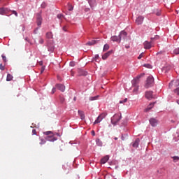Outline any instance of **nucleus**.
<instances>
[{"label": "nucleus", "mask_w": 179, "mask_h": 179, "mask_svg": "<svg viewBox=\"0 0 179 179\" xmlns=\"http://www.w3.org/2000/svg\"><path fill=\"white\" fill-rule=\"evenodd\" d=\"M56 92V89L55 88H52V94H54V93H55Z\"/></svg>", "instance_id": "obj_49"}, {"label": "nucleus", "mask_w": 179, "mask_h": 179, "mask_svg": "<svg viewBox=\"0 0 179 179\" xmlns=\"http://www.w3.org/2000/svg\"><path fill=\"white\" fill-rule=\"evenodd\" d=\"M170 66H164L163 67V71H165V72H167V70L170 69Z\"/></svg>", "instance_id": "obj_38"}, {"label": "nucleus", "mask_w": 179, "mask_h": 179, "mask_svg": "<svg viewBox=\"0 0 179 179\" xmlns=\"http://www.w3.org/2000/svg\"><path fill=\"white\" fill-rule=\"evenodd\" d=\"M106 117H107V113H102L101 115L98 116L96 120L94 121V124H100V122H101V121H103V120H104Z\"/></svg>", "instance_id": "obj_3"}, {"label": "nucleus", "mask_w": 179, "mask_h": 179, "mask_svg": "<svg viewBox=\"0 0 179 179\" xmlns=\"http://www.w3.org/2000/svg\"><path fill=\"white\" fill-rule=\"evenodd\" d=\"M127 32L125 31H122L119 34V38L121 40H125L127 38Z\"/></svg>", "instance_id": "obj_6"}, {"label": "nucleus", "mask_w": 179, "mask_h": 179, "mask_svg": "<svg viewBox=\"0 0 179 179\" xmlns=\"http://www.w3.org/2000/svg\"><path fill=\"white\" fill-rule=\"evenodd\" d=\"M56 87L58 89V90H60V92H65V85L62 84H57Z\"/></svg>", "instance_id": "obj_12"}, {"label": "nucleus", "mask_w": 179, "mask_h": 179, "mask_svg": "<svg viewBox=\"0 0 179 179\" xmlns=\"http://www.w3.org/2000/svg\"><path fill=\"white\" fill-rule=\"evenodd\" d=\"M97 99H99V96H91V97H90V101H94V100H97Z\"/></svg>", "instance_id": "obj_30"}, {"label": "nucleus", "mask_w": 179, "mask_h": 179, "mask_svg": "<svg viewBox=\"0 0 179 179\" xmlns=\"http://www.w3.org/2000/svg\"><path fill=\"white\" fill-rule=\"evenodd\" d=\"M54 45L53 44H48V51H49L50 52H54Z\"/></svg>", "instance_id": "obj_18"}, {"label": "nucleus", "mask_w": 179, "mask_h": 179, "mask_svg": "<svg viewBox=\"0 0 179 179\" xmlns=\"http://www.w3.org/2000/svg\"><path fill=\"white\" fill-rule=\"evenodd\" d=\"M40 141H40L39 144H41V145H45V139L41 138Z\"/></svg>", "instance_id": "obj_34"}, {"label": "nucleus", "mask_w": 179, "mask_h": 179, "mask_svg": "<svg viewBox=\"0 0 179 179\" xmlns=\"http://www.w3.org/2000/svg\"><path fill=\"white\" fill-rule=\"evenodd\" d=\"M157 16H160V12L156 13Z\"/></svg>", "instance_id": "obj_54"}, {"label": "nucleus", "mask_w": 179, "mask_h": 179, "mask_svg": "<svg viewBox=\"0 0 179 179\" xmlns=\"http://www.w3.org/2000/svg\"><path fill=\"white\" fill-rule=\"evenodd\" d=\"M121 120V117H120V115H115L112 118H111V122L113 125H117V122Z\"/></svg>", "instance_id": "obj_4"}, {"label": "nucleus", "mask_w": 179, "mask_h": 179, "mask_svg": "<svg viewBox=\"0 0 179 179\" xmlns=\"http://www.w3.org/2000/svg\"><path fill=\"white\" fill-rule=\"evenodd\" d=\"M72 76H73V73H72Z\"/></svg>", "instance_id": "obj_61"}, {"label": "nucleus", "mask_w": 179, "mask_h": 179, "mask_svg": "<svg viewBox=\"0 0 179 179\" xmlns=\"http://www.w3.org/2000/svg\"><path fill=\"white\" fill-rule=\"evenodd\" d=\"M154 82H155V79L153 78V76L148 77L146 83L145 85V89H149V87H152V86H153Z\"/></svg>", "instance_id": "obj_1"}, {"label": "nucleus", "mask_w": 179, "mask_h": 179, "mask_svg": "<svg viewBox=\"0 0 179 179\" xmlns=\"http://www.w3.org/2000/svg\"><path fill=\"white\" fill-rule=\"evenodd\" d=\"M39 43H40V44H44V39L43 38H40Z\"/></svg>", "instance_id": "obj_44"}, {"label": "nucleus", "mask_w": 179, "mask_h": 179, "mask_svg": "<svg viewBox=\"0 0 179 179\" xmlns=\"http://www.w3.org/2000/svg\"><path fill=\"white\" fill-rule=\"evenodd\" d=\"M108 159H110V157H108V155L105 156L103 158H102L101 159V164H106V163H107V162H108Z\"/></svg>", "instance_id": "obj_17"}, {"label": "nucleus", "mask_w": 179, "mask_h": 179, "mask_svg": "<svg viewBox=\"0 0 179 179\" xmlns=\"http://www.w3.org/2000/svg\"><path fill=\"white\" fill-rule=\"evenodd\" d=\"M74 100H76V98H74Z\"/></svg>", "instance_id": "obj_59"}, {"label": "nucleus", "mask_w": 179, "mask_h": 179, "mask_svg": "<svg viewBox=\"0 0 179 179\" xmlns=\"http://www.w3.org/2000/svg\"><path fill=\"white\" fill-rule=\"evenodd\" d=\"M173 86H174V87H176V86H179V80H172L169 83V87H173Z\"/></svg>", "instance_id": "obj_11"}, {"label": "nucleus", "mask_w": 179, "mask_h": 179, "mask_svg": "<svg viewBox=\"0 0 179 179\" xmlns=\"http://www.w3.org/2000/svg\"><path fill=\"white\" fill-rule=\"evenodd\" d=\"M1 57L3 59V62H6V56H4L3 55H2Z\"/></svg>", "instance_id": "obj_42"}, {"label": "nucleus", "mask_w": 179, "mask_h": 179, "mask_svg": "<svg viewBox=\"0 0 179 179\" xmlns=\"http://www.w3.org/2000/svg\"><path fill=\"white\" fill-rule=\"evenodd\" d=\"M12 79H13V76H12V74L8 73L7 78H6L7 82H10V80H12Z\"/></svg>", "instance_id": "obj_23"}, {"label": "nucleus", "mask_w": 179, "mask_h": 179, "mask_svg": "<svg viewBox=\"0 0 179 179\" xmlns=\"http://www.w3.org/2000/svg\"><path fill=\"white\" fill-rule=\"evenodd\" d=\"M126 48H129V46L126 47Z\"/></svg>", "instance_id": "obj_58"}, {"label": "nucleus", "mask_w": 179, "mask_h": 179, "mask_svg": "<svg viewBox=\"0 0 179 179\" xmlns=\"http://www.w3.org/2000/svg\"><path fill=\"white\" fill-rule=\"evenodd\" d=\"M174 93H176V94H177L178 96H179V87L173 90Z\"/></svg>", "instance_id": "obj_36"}, {"label": "nucleus", "mask_w": 179, "mask_h": 179, "mask_svg": "<svg viewBox=\"0 0 179 179\" xmlns=\"http://www.w3.org/2000/svg\"><path fill=\"white\" fill-rule=\"evenodd\" d=\"M173 163H177V162L179 161V157L178 156H174L172 157Z\"/></svg>", "instance_id": "obj_26"}, {"label": "nucleus", "mask_w": 179, "mask_h": 179, "mask_svg": "<svg viewBox=\"0 0 179 179\" xmlns=\"http://www.w3.org/2000/svg\"><path fill=\"white\" fill-rule=\"evenodd\" d=\"M44 71H45V67L42 66L41 69V73H43V72H44Z\"/></svg>", "instance_id": "obj_45"}, {"label": "nucleus", "mask_w": 179, "mask_h": 179, "mask_svg": "<svg viewBox=\"0 0 179 179\" xmlns=\"http://www.w3.org/2000/svg\"><path fill=\"white\" fill-rule=\"evenodd\" d=\"M145 74H141L139 76H137V77L131 82L133 86L136 87V84L138 83L139 79L142 78ZM134 92H138V87L134 89Z\"/></svg>", "instance_id": "obj_2"}, {"label": "nucleus", "mask_w": 179, "mask_h": 179, "mask_svg": "<svg viewBox=\"0 0 179 179\" xmlns=\"http://www.w3.org/2000/svg\"><path fill=\"white\" fill-rule=\"evenodd\" d=\"M128 101V99L125 98L123 101H120V104H124V103H127Z\"/></svg>", "instance_id": "obj_33"}, {"label": "nucleus", "mask_w": 179, "mask_h": 179, "mask_svg": "<svg viewBox=\"0 0 179 179\" xmlns=\"http://www.w3.org/2000/svg\"><path fill=\"white\" fill-rule=\"evenodd\" d=\"M25 41H28V43H30V40H29V38H25Z\"/></svg>", "instance_id": "obj_51"}, {"label": "nucleus", "mask_w": 179, "mask_h": 179, "mask_svg": "<svg viewBox=\"0 0 179 179\" xmlns=\"http://www.w3.org/2000/svg\"><path fill=\"white\" fill-rule=\"evenodd\" d=\"M139 142H141V140L136 138L133 143V148H138V146H139Z\"/></svg>", "instance_id": "obj_19"}, {"label": "nucleus", "mask_w": 179, "mask_h": 179, "mask_svg": "<svg viewBox=\"0 0 179 179\" xmlns=\"http://www.w3.org/2000/svg\"><path fill=\"white\" fill-rule=\"evenodd\" d=\"M79 76H86L87 75V72L83 71V70H79Z\"/></svg>", "instance_id": "obj_22"}, {"label": "nucleus", "mask_w": 179, "mask_h": 179, "mask_svg": "<svg viewBox=\"0 0 179 179\" xmlns=\"http://www.w3.org/2000/svg\"><path fill=\"white\" fill-rule=\"evenodd\" d=\"M110 40L112 41H115L116 43H121V41L120 39V36H113L110 38Z\"/></svg>", "instance_id": "obj_16"}, {"label": "nucleus", "mask_w": 179, "mask_h": 179, "mask_svg": "<svg viewBox=\"0 0 179 179\" xmlns=\"http://www.w3.org/2000/svg\"><path fill=\"white\" fill-rule=\"evenodd\" d=\"M92 135L93 136H94V135H95L94 131H92Z\"/></svg>", "instance_id": "obj_52"}, {"label": "nucleus", "mask_w": 179, "mask_h": 179, "mask_svg": "<svg viewBox=\"0 0 179 179\" xmlns=\"http://www.w3.org/2000/svg\"><path fill=\"white\" fill-rule=\"evenodd\" d=\"M89 10H90V8H85V12H89Z\"/></svg>", "instance_id": "obj_53"}, {"label": "nucleus", "mask_w": 179, "mask_h": 179, "mask_svg": "<svg viewBox=\"0 0 179 179\" xmlns=\"http://www.w3.org/2000/svg\"><path fill=\"white\" fill-rule=\"evenodd\" d=\"M72 76H73V73H72Z\"/></svg>", "instance_id": "obj_60"}, {"label": "nucleus", "mask_w": 179, "mask_h": 179, "mask_svg": "<svg viewBox=\"0 0 179 179\" xmlns=\"http://www.w3.org/2000/svg\"><path fill=\"white\" fill-rule=\"evenodd\" d=\"M114 139H115V141H117L118 139V138L115 137Z\"/></svg>", "instance_id": "obj_55"}, {"label": "nucleus", "mask_w": 179, "mask_h": 179, "mask_svg": "<svg viewBox=\"0 0 179 179\" xmlns=\"http://www.w3.org/2000/svg\"><path fill=\"white\" fill-rule=\"evenodd\" d=\"M12 13L15 15V16H17V12H16V10H13Z\"/></svg>", "instance_id": "obj_47"}, {"label": "nucleus", "mask_w": 179, "mask_h": 179, "mask_svg": "<svg viewBox=\"0 0 179 179\" xmlns=\"http://www.w3.org/2000/svg\"><path fill=\"white\" fill-rule=\"evenodd\" d=\"M94 44H97V41L92 40L91 41H89L86 43V45H94Z\"/></svg>", "instance_id": "obj_20"}, {"label": "nucleus", "mask_w": 179, "mask_h": 179, "mask_svg": "<svg viewBox=\"0 0 179 179\" xmlns=\"http://www.w3.org/2000/svg\"><path fill=\"white\" fill-rule=\"evenodd\" d=\"M57 17L58 19H62V17H64V15H62V14H58V15H57Z\"/></svg>", "instance_id": "obj_39"}, {"label": "nucleus", "mask_w": 179, "mask_h": 179, "mask_svg": "<svg viewBox=\"0 0 179 179\" xmlns=\"http://www.w3.org/2000/svg\"><path fill=\"white\" fill-rule=\"evenodd\" d=\"M108 48H110V45H108V44L104 45L103 51H107V50H108Z\"/></svg>", "instance_id": "obj_31"}, {"label": "nucleus", "mask_w": 179, "mask_h": 179, "mask_svg": "<svg viewBox=\"0 0 179 179\" xmlns=\"http://www.w3.org/2000/svg\"><path fill=\"white\" fill-rule=\"evenodd\" d=\"M173 52H174V54H176V55H178V54H179V48L175 49Z\"/></svg>", "instance_id": "obj_37"}, {"label": "nucleus", "mask_w": 179, "mask_h": 179, "mask_svg": "<svg viewBox=\"0 0 179 179\" xmlns=\"http://www.w3.org/2000/svg\"><path fill=\"white\" fill-rule=\"evenodd\" d=\"M45 139L49 142H55V141H57V138L54 136V134H51L50 136H47L45 137Z\"/></svg>", "instance_id": "obj_9"}, {"label": "nucleus", "mask_w": 179, "mask_h": 179, "mask_svg": "<svg viewBox=\"0 0 179 179\" xmlns=\"http://www.w3.org/2000/svg\"><path fill=\"white\" fill-rule=\"evenodd\" d=\"M155 104H156V102H153L150 103L148 107L145 109V113H148L152 110V107L155 106Z\"/></svg>", "instance_id": "obj_13"}, {"label": "nucleus", "mask_w": 179, "mask_h": 179, "mask_svg": "<svg viewBox=\"0 0 179 179\" xmlns=\"http://www.w3.org/2000/svg\"><path fill=\"white\" fill-rule=\"evenodd\" d=\"M44 134L45 135H47V136L52 135V132L51 131H45Z\"/></svg>", "instance_id": "obj_32"}, {"label": "nucleus", "mask_w": 179, "mask_h": 179, "mask_svg": "<svg viewBox=\"0 0 179 179\" xmlns=\"http://www.w3.org/2000/svg\"><path fill=\"white\" fill-rule=\"evenodd\" d=\"M145 50H150L152 48V43L148 41H145L143 43Z\"/></svg>", "instance_id": "obj_7"}, {"label": "nucleus", "mask_w": 179, "mask_h": 179, "mask_svg": "<svg viewBox=\"0 0 179 179\" xmlns=\"http://www.w3.org/2000/svg\"><path fill=\"white\" fill-rule=\"evenodd\" d=\"M62 29H63L64 31H66V26L63 27Z\"/></svg>", "instance_id": "obj_50"}, {"label": "nucleus", "mask_w": 179, "mask_h": 179, "mask_svg": "<svg viewBox=\"0 0 179 179\" xmlns=\"http://www.w3.org/2000/svg\"><path fill=\"white\" fill-rule=\"evenodd\" d=\"M46 38H52V32H47Z\"/></svg>", "instance_id": "obj_27"}, {"label": "nucleus", "mask_w": 179, "mask_h": 179, "mask_svg": "<svg viewBox=\"0 0 179 179\" xmlns=\"http://www.w3.org/2000/svg\"><path fill=\"white\" fill-rule=\"evenodd\" d=\"M144 66L145 68H148V69H152V65H150L149 64H144Z\"/></svg>", "instance_id": "obj_35"}, {"label": "nucleus", "mask_w": 179, "mask_h": 179, "mask_svg": "<svg viewBox=\"0 0 179 179\" xmlns=\"http://www.w3.org/2000/svg\"><path fill=\"white\" fill-rule=\"evenodd\" d=\"M143 57V52H142L138 57V59H141Z\"/></svg>", "instance_id": "obj_43"}, {"label": "nucleus", "mask_w": 179, "mask_h": 179, "mask_svg": "<svg viewBox=\"0 0 179 179\" xmlns=\"http://www.w3.org/2000/svg\"><path fill=\"white\" fill-rule=\"evenodd\" d=\"M6 13V8H0V15H5Z\"/></svg>", "instance_id": "obj_25"}, {"label": "nucleus", "mask_w": 179, "mask_h": 179, "mask_svg": "<svg viewBox=\"0 0 179 179\" xmlns=\"http://www.w3.org/2000/svg\"><path fill=\"white\" fill-rule=\"evenodd\" d=\"M111 54H113V50H110V51L107 52L102 56V59L106 60L107 59V57H108L109 56L111 55Z\"/></svg>", "instance_id": "obj_15"}, {"label": "nucleus", "mask_w": 179, "mask_h": 179, "mask_svg": "<svg viewBox=\"0 0 179 179\" xmlns=\"http://www.w3.org/2000/svg\"><path fill=\"white\" fill-rule=\"evenodd\" d=\"M43 22V18L41 17V15L40 13L37 14L36 17V23L37 26H41V23Z\"/></svg>", "instance_id": "obj_5"}, {"label": "nucleus", "mask_w": 179, "mask_h": 179, "mask_svg": "<svg viewBox=\"0 0 179 179\" xmlns=\"http://www.w3.org/2000/svg\"><path fill=\"white\" fill-rule=\"evenodd\" d=\"M0 69L1 71H5V66H3L2 64H0Z\"/></svg>", "instance_id": "obj_40"}, {"label": "nucleus", "mask_w": 179, "mask_h": 179, "mask_svg": "<svg viewBox=\"0 0 179 179\" xmlns=\"http://www.w3.org/2000/svg\"><path fill=\"white\" fill-rule=\"evenodd\" d=\"M150 125H152V127H156V125H157V120H156L155 118H150Z\"/></svg>", "instance_id": "obj_14"}, {"label": "nucleus", "mask_w": 179, "mask_h": 179, "mask_svg": "<svg viewBox=\"0 0 179 179\" xmlns=\"http://www.w3.org/2000/svg\"><path fill=\"white\" fill-rule=\"evenodd\" d=\"M78 115L80 117V119L81 120H85V112H83L82 110H78Z\"/></svg>", "instance_id": "obj_21"}, {"label": "nucleus", "mask_w": 179, "mask_h": 179, "mask_svg": "<svg viewBox=\"0 0 179 179\" xmlns=\"http://www.w3.org/2000/svg\"><path fill=\"white\" fill-rule=\"evenodd\" d=\"M145 18L142 16L140 15L138 16L136 19V24L139 25V24H142L143 23V20Z\"/></svg>", "instance_id": "obj_8"}, {"label": "nucleus", "mask_w": 179, "mask_h": 179, "mask_svg": "<svg viewBox=\"0 0 179 179\" xmlns=\"http://www.w3.org/2000/svg\"><path fill=\"white\" fill-rule=\"evenodd\" d=\"M96 145L97 146H103V143L101 142V141H100V139H96Z\"/></svg>", "instance_id": "obj_28"}, {"label": "nucleus", "mask_w": 179, "mask_h": 179, "mask_svg": "<svg viewBox=\"0 0 179 179\" xmlns=\"http://www.w3.org/2000/svg\"><path fill=\"white\" fill-rule=\"evenodd\" d=\"M32 135H37V131L34 129L32 130Z\"/></svg>", "instance_id": "obj_46"}, {"label": "nucleus", "mask_w": 179, "mask_h": 179, "mask_svg": "<svg viewBox=\"0 0 179 179\" xmlns=\"http://www.w3.org/2000/svg\"><path fill=\"white\" fill-rule=\"evenodd\" d=\"M90 6H91V8H93V6H94L96 5V1L94 0H89L88 1Z\"/></svg>", "instance_id": "obj_24"}, {"label": "nucleus", "mask_w": 179, "mask_h": 179, "mask_svg": "<svg viewBox=\"0 0 179 179\" xmlns=\"http://www.w3.org/2000/svg\"><path fill=\"white\" fill-rule=\"evenodd\" d=\"M145 97L148 100H152L153 99V92L152 91H148L145 92Z\"/></svg>", "instance_id": "obj_10"}, {"label": "nucleus", "mask_w": 179, "mask_h": 179, "mask_svg": "<svg viewBox=\"0 0 179 179\" xmlns=\"http://www.w3.org/2000/svg\"><path fill=\"white\" fill-rule=\"evenodd\" d=\"M68 10H69L70 12L73 10V6H72V4L71 3L68 4Z\"/></svg>", "instance_id": "obj_29"}, {"label": "nucleus", "mask_w": 179, "mask_h": 179, "mask_svg": "<svg viewBox=\"0 0 179 179\" xmlns=\"http://www.w3.org/2000/svg\"><path fill=\"white\" fill-rule=\"evenodd\" d=\"M99 55H95V58H94V59H95V61H96V62H99Z\"/></svg>", "instance_id": "obj_41"}, {"label": "nucleus", "mask_w": 179, "mask_h": 179, "mask_svg": "<svg viewBox=\"0 0 179 179\" xmlns=\"http://www.w3.org/2000/svg\"><path fill=\"white\" fill-rule=\"evenodd\" d=\"M70 66H75V62H70Z\"/></svg>", "instance_id": "obj_48"}, {"label": "nucleus", "mask_w": 179, "mask_h": 179, "mask_svg": "<svg viewBox=\"0 0 179 179\" xmlns=\"http://www.w3.org/2000/svg\"><path fill=\"white\" fill-rule=\"evenodd\" d=\"M176 103H177L178 104H179V100H178V99L176 101Z\"/></svg>", "instance_id": "obj_56"}, {"label": "nucleus", "mask_w": 179, "mask_h": 179, "mask_svg": "<svg viewBox=\"0 0 179 179\" xmlns=\"http://www.w3.org/2000/svg\"><path fill=\"white\" fill-rule=\"evenodd\" d=\"M40 65H43V63H42V62H40Z\"/></svg>", "instance_id": "obj_57"}]
</instances>
